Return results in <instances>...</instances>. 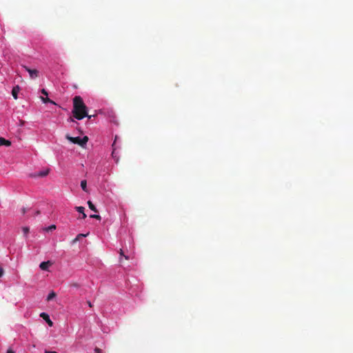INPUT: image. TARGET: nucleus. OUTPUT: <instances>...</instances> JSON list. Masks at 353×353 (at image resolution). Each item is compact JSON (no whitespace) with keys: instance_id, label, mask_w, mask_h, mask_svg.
Listing matches in <instances>:
<instances>
[{"instance_id":"f257e3e1","label":"nucleus","mask_w":353,"mask_h":353,"mask_svg":"<svg viewBox=\"0 0 353 353\" xmlns=\"http://www.w3.org/2000/svg\"><path fill=\"white\" fill-rule=\"evenodd\" d=\"M72 114L78 120H81L86 117L91 118V116L88 114L87 106L80 96H75L73 99Z\"/></svg>"},{"instance_id":"f03ea898","label":"nucleus","mask_w":353,"mask_h":353,"mask_svg":"<svg viewBox=\"0 0 353 353\" xmlns=\"http://www.w3.org/2000/svg\"><path fill=\"white\" fill-rule=\"evenodd\" d=\"M24 69L29 73L31 79H36L39 77V72L36 69H30L28 67L23 65Z\"/></svg>"},{"instance_id":"7ed1b4c3","label":"nucleus","mask_w":353,"mask_h":353,"mask_svg":"<svg viewBox=\"0 0 353 353\" xmlns=\"http://www.w3.org/2000/svg\"><path fill=\"white\" fill-rule=\"evenodd\" d=\"M65 137L70 142L75 143V144H78L81 146V140L79 137H70V135L67 134Z\"/></svg>"},{"instance_id":"20e7f679","label":"nucleus","mask_w":353,"mask_h":353,"mask_svg":"<svg viewBox=\"0 0 353 353\" xmlns=\"http://www.w3.org/2000/svg\"><path fill=\"white\" fill-rule=\"evenodd\" d=\"M40 316L46 321V322L48 323V325L50 327L53 325V322L50 319L49 315L47 313L42 312L40 314Z\"/></svg>"},{"instance_id":"39448f33","label":"nucleus","mask_w":353,"mask_h":353,"mask_svg":"<svg viewBox=\"0 0 353 353\" xmlns=\"http://www.w3.org/2000/svg\"><path fill=\"white\" fill-rule=\"evenodd\" d=\"M51 262L50 261H43L40 263L39 268L43 270H47L49 266L51 265Z\"/></svg>"},{"instance_id":"423d86ee","label":"nucleus","mask_w":353,"mask_h":353,"mask_svg":"<svg viewBox=\"0 0 353 353\" xmlns=\"http://www.w3.org/2000/svg\"><path fill=\"white\" fill-rule=\"evenodd\" d=\"M49 173V169H47L46 170L40 171L37 173H35L34 174V176H39V177H43L48 174Z\"/></svg>"},{"instance_id":"0eeeda50","label":"nucleus","mask_w":353,"mask_h":353,"mask_svg":"<svg viewBox=\"0 0 353 353\" xmlns=\"http://www.w3.org/2000/svg\"><path fill=\"white\" fill-rule=\"evenodd\" d=\"M19 90H20V88L19 85H17L12 88V95L14 99H17V94H18V92H19Z\"/></svg>"},{"instance_id":"6e6552de","label":"nucleus","mask_w":353,"mask_h":353,"mask_svg":"<svg viewBox=\"0 0 353 353\" xmlns=\"http://www.w3.org/2000/svg\"><path fill=\"white\" fill-rule=\"evenodd\" d=\"M1 145L10 146L11 145V142L3 137H0V146Z\"/></svg>"},{"instance_id":"1a4fd4ad","label":"nucleus","mask_w":353,"mask_h":353,"mask_svg":"<svg viewBox=\"0 0 353 353\" xmlns=\"http://www.w3.org/2000/svg\"><path fill=\"white\" fill-rule=\"evenodd\" d=\"M75 209L77 212H79V213L82 214V219H85L86 218V214L84 213V210L85 208L82 206H77L75 207Z\"/></svg>"},{"instance_id":"9d476101","label":"nucleus","mask_w":353,"mask_h":353,"mask_svg":"<svg viewBox=\"0 0 353 353\" xmlns=\"http://www.w3.org/2000/svg\"><path fill=\"white\" fill-rule=\"evenodd\" d=\"M81 187L82 188V190L85 192H88V188H87V181L86 180H82L81 181Z\"/></svg>"},{"instance_id":"9b49d317","label":"nucleus","mask_w":353,"mask_h":353,"mask_svg":"<svg viewBox=\"0 0 353 353\" xmlns=\"http://www.w3.org/2000/svg\"><path fill=\"white\" fill-rule=\"evenodd\" d=\"M88 206H89V208H90L91 210H92V211H94V212H98V211H97V208H96V207L94 206V204H93L90 201H88Z\"/></svg>"},{"instance_id":"f8f14e48","label":"nucleus","mask_w":353,"mask_h":353,"mask_svg":"<svg viewBox=\"0 0 353 353\" xmlns=\"http://www.w3.org/2000/svg\"><path fill=\"white\" fill-rule=\"evenodd\" d=\"M88 234H78L74 239L72 241V243H77L78 241L80 240L81 238L86 236Z\"/></svg>"},{"instance_id":"ddd939ff","label":"nucleus","mask_w":353,"mask_h":353,"mask_svg":"<svg viewBox=\"0 0 353 353\" xmlns=\"http://www.w3.org/2000/svg\"><path fill=\"white\" fill-rule=\"evenodd\" d=\"M56 296H57V294H56V293H55L54 292H53V291H52V292H51L48 294V297H47V301H51L52 299H54V297H56Z\"/></svg>"},{"instance_id":"4468645a","label":"nucleus","mask_w":353,"mask_h":353,"mask_svg":"<svg viewBox=\"0 0 353 353\" xmlns=\"http://www.w3.org/2000/svg\"><path fill=\"white\" fill-rule=\"evenodd\" d=\"M42 101L45 103H53V104H55V103L54 101H52V100H50L48 97H41Z\"/></svg>"},{"instance_id":"2eb2a0df","label":"nucleus","mask_w":353,"mask_h":353,"mask_svg":"<svg viewBox=\"0 0 353 353\" xmlns=\"http://www.w3.org/2000/svg\"><path fill=\"white\" fill-rule=\"evenodd\" d=\"M81 146H83V145H85V144H86V143L88 142V137L85 136V137H83V138H81Z\"/></svg>"},{"instance_id":"dca6fc26","label":"nucleus","mask_w":353,"mask_h":353,"mask_svg":"<svg viewBox=\"0 0 353 353\" xmlns=\"http://www.w3.org/2000/svg\"><path fill=\"white\" fill-rule=\"evenodd\" d=\"M119 254L121 256H123L125 258V259H126V260L129 259V256L124 254L123 250L122 249H120Z\"/></svg>"},{"instance_id":"f3484780","label":"nucleus","mask_w":353,"mask_h":353,"mask_svg":"<svg viewBox=\"0 0 353 353\" xmlns=\"http://www.w3.org/2000/svg\"><path fill=\"white\" fill-rule=\"evenodd\" d=\"M90 216V218L96 219L97 220H101V216H99L98 214H91Z\"/></svg>"},{"instance_id":"a211bd4d","label":"nucleus","mask_w":353,"mask_h":353,"mask_svg":"<svg viewBox=\"0 0 353 353\" xmlns=\"http://www.w3.org/2000/svg\"><path fill=\"white\" fill-rule=\"evenodd\" d=\"M22 230H23V234H24L25 235H27V234H28V232H29V228H28V227H23V228H22Z\"/></svg>"},{"instance_id":"6ab92c4d","label":"nucleus","mask_w":353,"mask_h":353,"mask_svg":"<svg viewBox=\"0 0 353 353\" xmlns=\"http://www.w3.org/2000/svg\"><path fill=\"white\" fill-rule=\"evenodd\" d=\"M56 229V226L54 225H52L50 226H49L47 229L48 231L50 230H55Z\"/></svg>"},{"instance_id":"aec40b11","label":"nucleus","mask_w":353,"mask_h":353,"mask_svg":"<svg viewBox=\"0 0 353 353\" xmlns=\"http://www.w3.org/2000/svg\"><path fill=\"white\" fill-rule=\"evenodd\" d=\"M94 352L96 353H103L102 350L100 348H99V347H95Z\"/></svg>"},{"instance_id":"412c9836","label":"nucleus","mask_w":353,"mask_h":353,"mask_svg":"<svg viewBox=\"0 0 353 353\" xmlns=\"http://www.w3.org/2000/svg\"><path fill=\"white\" fill-rule=\"evenodd\" d=\"M4 274V270L2 267L0 266V277H1Z\"/></svg>"},{"instance_id":"4be33fe9","label":"nucleus","mask_w":353,"mask_h":353,"mask_svg":"<svg viewBox=\"0 0 353 353\" xmlns=\"http://www.w3.org/2000/svg\"><path fill=\"white\" fill-rule=\"evenodd\" d=\"M41 92L43 94L46 95V96H48V92L45 89H42Z\"/></svg>"},{"instance_id":"5701e85b","label":"nucleus","mask_w":353,"mask_h":353,"mask_svg":"<svg viewBox=\"0 0 353 353\" xmlns=\"http://www.w3.org/2000/svg\"><path fill=\"white\" fill-rule=\"evenodd\" d=\"M6 353H15V352L13 351L11 348H10L7 350Z\"/></svg>"},{"instance_id":"b1692460","label":"nucleus","mask_w":353,"mask_h":353,"mask_svg":"<svg viewBox=\"0 0 353 353\" xmlns=\"http://www.w3.org/2000/svg\"><path fill=\"white\" fill-rule=\"evenodd\" d=\"M87 303H88V306H89L90 307H92V304L91 303V302H90V301H87Z\"/></svg>"},{"instance_id":"393cba45","label":"nucleus","mask_w":353,"mask_h":353,"mask_svg":"<svg viewBox=\"0 0 353 353\" xmlns=\"http://www.w3.org/2000/svg\"><path fill=\"white\" fill-rule=\"evenodd\" d=\"M19 122H20V124H19V125H20L21 126L23 125V124H24V123H25V122H24V121H23V120H20V121H19Z\"/></svg>"},{"instance_id":"a878e982","label":"nucleus","mask_w":353,"mask_h":353,"mask_svg":"<svg viewBox=\"0 0 353 353\" xmlns=\"http://www.w3.org/2000/svg\"><path fill=\"white\" fill-rule=\"evenodd\" d=\"M45 353H57V352L45 351Z\"/></svg>"},{"instance_id":"bb28decb","label":"nucleus","mask_w":353,"mask_h":353,"mask_svg":"<svg viewBox=\"0 0 353 353\" xmlns=\"http://www.w3.org/2000/svg\"><path fill=\"white\" fill-rule=\"evenodd\" d=\"M22 213H23V214H25V213H26V209H25V208H23V209H22Z\"/></svg>"},{"instance_id":"cd10ccee","label":"nucleus","mask_w":353,"mask_h":353,"mask_svg":"<svg viewBox=\"0 0 353 353\" xmlns=\"http://www.w3.org/2000/svg\"><path fill=\"white\" fill-rule=\"evenodd\" d=\"M40 214V211H39V210H37V211L36 212V213H35V214H36V215H38V214Z\"/></svg>"},{"instance_id":"c85d7f7f","label":"nucleus","mask_w":353,"mask_h":353,"mask_svg":"<svg viewBox=\"0 0 353 353\" xmlns=\"http://www.w3.org/2000/svg\"><path fill=\"white\" fill-rule=\"evenodd\" d=\"M114 150H115V149H114V150H113L112 153V157H114Z\"/></svg>"}]
</instances>
